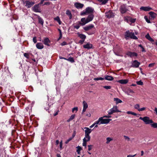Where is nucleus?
<instances>
[{
  "label": "nucleus",
  "instance_id": "nucleus-1",
  "mask_svg": "<svg viewBox=\"0 0 157 157\" xmlns=\"http://www.w3.org/2000/svg\"><path fill=\"white\" fill-rule=\"evenodd\" d=\"M105 117H101L98 120V121L99 123V125L104 124H107L111 121L112 120L109 119H103Z\"/></svg>",
  "mask_w": 157,
  "mask_h": 157
},
{
  "label": "nucleus",
  "instance_id": "nucleus-2",
  "mask_svg": "<svg viewBox=\"0 0 157 157\" xmlns=\"http://www.w3.org/2000/svg\"><path fill=\"white\" fill-rule=\"evenodd\" d=\"M121 112V111L118 109V107L117 106H113L112 108L110 109L107 112L108 114L109 115H112L114 113Z\"/></svg>",
  "mask_w": 157,
  "mask_h": 157
},
{
  "label": "nucleus",
  "instance_id": "nucleus-3",
  "mask_svg": "<svg viewBox=\"0 0 157 157\" xmlns=\"http://www.w3.org/2000/svg\"><path fill=\"white\" fill-rule=\"evenodd\" d=\"M94 11V9L90 7H88L86 8L85 11H83L81 13V15H84L89 13H92Z\"/></svg>",
  "mask_w": 157,
  "mask_h": 157
},
{
  "label": "nucleus",
  "instance_id": "nucleus-4",
  "mask_svg": "<svg viewBox=\"0 0 157 157\" xmlns=\"http://www.w3.org/2000/svg\"><path fill=\"white\" fill-rule=\"evenodd\" d=\"M125 36L126 38L129 37L131 38L136 40L138 39L137 37L135 35L134 33L130 32L129 31L126 32L125 33Z\"/></svg>",
  "mask_w": 157,
  "mask_h": 157
},
{
  "label": "nucleus",
  "instance_id": "nucleus-5",
  "mask_svg": "<svg viewBox=\"0 0 157 157\" xmlns=\"http://www.w3.org/2000/svg\"><path fill=\"white\" fill-rule=\"evenodd\" d=\"M139 119L143 121L146 124H149L153 123V121L150 119L148 117H140Z\"/></svg>",
  "mask_w": 157,
  "mask_h": 157
},
{
  "label": "nucleus",
  "instance_id": "nucleus-6",
  "mask_svg": "<svg viewBox=\"0 0 157 157\" xmlns=\"http://www.w3.org/2000/svg\"><path fill=\"white\" fill-rule=\"evenodd\" d=\"M23 3L25 6L29 8L31 7L35 4V2L32 1L26 0L23 1Z\"/></svg>",
  "mask_w": 157,
  "mask_h": 157
},
{
  "label": "nucleus",
  "instance_id": "nucleus-7",
  "mask_svg": "<svg viewBox=\"0 0 157 157\" xmlns=\"http://www.w3.org/2000/svg\"><path fill=\"white\" fill-rule=\"evenodd\" d=\"M124 20L127 22L129 24L134 23L136 20V19L132 18L129 17H124Z\"/></svg>",
  "mask_w": 157,
  "mask_h": 157
},
{
  "label": "nucleus",
  "instance_id": "nucleus-8",
  "mask_svg": "<svg viewBox=\"0 0 157 157\" xmlns=\"http://www.w3.org/2000/svg\"><path fill=\"white\" fill-rule=\"evenodd\" d=\"M32 10L35 12H41V10L40 8L39 4H37L34 5L32 8Z\"/></svg>",
  "mask_w": 157,
  "mask_h": 157
},
{
  "label": "nucleus",
  "instance_id": "nucleus-9",
  "mask_svg": "<svg viewBox=\"0 0 157 157\" xmlns=\"http://www.w3.org/2000/svg\"><path fill=\"white\" fill-rule=\"evenodd\" d=\"M120 10L122 14L125 13L128 10L125 5L124 4L121 5L120 8Z\"/></svg>",
  "mask_w": 157,
  "mask_h": 157
},
{
  "label": "nucleus",
  "instance_id": "nucleus-10",
  "mask_svg": "<svg viewBox=\"0 0 157 157\" xmlns=\"http://www.w3.org/2000/svg\"><path fill=\"white\" fill-rule=\"evenodd\" d=\"M105 16L108 18L113 17H114V14L113 13L112 11L110 10L105 13Z\"/></svg>",
  "mask_w": 157,
  "mask_h": 157
},
{
  "label": "nucleus",
  "instance_id": "nucleus-11",
  "mask_svg": "<svg viewBox=\"0 0 157 157\" xmlns=\"http://www.w3.org/2000/svg\"><path fill=\"white\" fill-rule=\"evenodd\" d=\"M140 64V63L136 60H135L132 63L131 67L137 68L138 67Z\"/></svg>",
  "mask_w": 157,
  "mask_h": 157
},
{
  "label": "nucleus",
  "instance_id": "nucleus-12",
  "mask_svg": "<svg viewBox=\"0 0 157 157\" xmlns=\"http://www.w3.org/2000/svg\"><path fill=\"white\" fill-rule=\"evenodd\" d=\"M88 22L86 18L84 17L81 19V21L79 22V24L83 26L85 25Z\"/></svg>",
  "mask_w": 157,
  "mask_h": 157
},
{
  "label": "nucleus",
  "instance_id": "nucleus-13",
  "mask_svg": "<svg viewBox=\"0 0 157 157\" xmlns=\"http://www.w3.org/2000/svg\"><path fill=\"white\" fill-rule=\"evenodd\" d=\"M126 55L131 57H136L137 56V54L134 52H128L126 53Z\"/></svg>",
  "mask_w": 157,
  "mask_h": 157
},
{
  "label": "nucleus",
  "instance_id": "nucleus-14",
  "mask_svg": "<svg viewBox=\"0 0 157 157\" xmlns=\"http://www.w3.org/2000/svg\"><path fill=\"white\" fill-rule=\"evenodd\" d=\"M140 10H143L145 11H149L151 10H152V8L151 7L148 6H142L140 8Z\"/></svg>",
  "mask_w": 157,
  "mask_h": 157
},
{
  "label": "nucleus",
  "instance_id": "nucleus-15",
  "mask_svg": "<svg viewBox=\"0 0 157 157\" xmlns=\"http://www.w3.org/2000/svg\"><path fill=\"white\" fill-rule=\"evenodd\" d=\"M148 14L150 15V17L152 19H154L157 16V14L152 11L149 12Z\"/></svg>",
  "mask_w": 157,
  "mask_h": 157
},
{
  "label": "nucleus",
  "instance_id": "nucleus-16",
  "mask_svg": "<svg viewBox=\"0 0 157 157\" xmlns=\"http://www.w3.org/2000/svg\"><path fill=\"white\" fill-rule=\"evenodd\" d=\"M84 128L85 129V135H89L91 132L92 130L87 127H84Z\"/></svg>",
  "mask_w": 157,
  "mask_h": 157
},
{
  "label": "nucleus",
  "instance_id": "nucleus-17",
  "mask_svg": "<svg viewBox=\"0 0 157 157\" xmlns=\"http://www.w3.org/2000/svg\"><path fill=\"white\" fill-rule=\"evenodd\" d=\"M93 28H94L95 29L94 25L93 24H90L89 25L84 27L83 29L85 31H88Z\"/></svg>",
  "mask_w": 157,
  "mask_h": 157
},
{
  "label": "nucleus",
  "instance_id": "nucleus-18",
  "mask_svg": "<svg viewBox=\"0 0 157 157\" xmlns=\"http://www.w3.org/2000/svg\"><path fill=\"white\" fill-rule=\"evenodd\" d=\"M78 36L82 40V43H83L84 41L86 38V36L83 34H80L79 33H77Z\"/></svg>",
  "mask_w": 157,
  "mask_h": 157
},
{
  "label": "nucleus",
  "instance_id": "nucleus-19",
  "mask_svg": "<svg viewBox=\"0 0 157 157\" xmlns=\"http://www.w3.org/2000/svg\"><path fill=\"white\" fill-rule=\"evenodd\" d=\"M74 5L75 6L77 9H80L82 8L84 5L79 2H76L75 3Z\"/></svg>",
  "mask_w": 157,
  "mask_h": 157
},
{
  "label": "nucleus",
  "instance_id": "nucleus-20",
  "mask_svg": "<svg viewBox=\"0 0 157 157\" xmlns=\"http://www.w3.org/2000/svg\"><path fill=\"white\" fill-rule=\"evenodd\" d=\"M36 48L39 49H41L44 48V45L41 43H38L36 44Z\"/></svg>",
  "mask_w": 157,
  "mask_h": 157
},
{
  "label": "nucleus",
  "instance_id": "nucleus-21",
  "mask_svg": "<svg viewBox=\"0 0 157 157\" xmlns=\"http://www.w3.org/2000/svg\"><path fill=\"white\" fill-rule=\"evenodd\" d=\"M44 44L47 46H49V44L50 43V41L49 39L48 38H45L43 41Z\"/></svg>",
  "mask_w": 157,
  "mask_h": 157
},
{
  "label": "nucleus",
  "instance_id": "nucleus-22",
  "mask_svg": "<svg viewBox=\"0 0 157 157\" xmlns=\"http://www.w3.org/2000/svg\"><path fill=\"white\" fill-rule=\"evenodd\" d=\"M83 47L85 48L89 49L92 48V45L90 43H87L86 44L84 45Z\"/></svg>",
  "mask_w": 157,
  "mask_h": 157
},
{
  "label": "nucleus",
  "instance_id": "nucleus-23",
  "mask_svg": "<svg viewBox=\"0 0 157 157\" xmlns=\"http://www.w3.org/2000/svg\"><path fill=\"white\" fill-rule=\"evenodd\" d=\"M94 17V15L92 14H91L88 16L86 18V19L87 20V21H88V22H90L92 21Z\"/></svg>",
  "mask_w": 157,
  "mask_h": 157
},
{
  "label": "nucleus",
  "instance_id": "nucleus-24",
  "mask_svg": "<svg viewBox=\"0 0 157 157\" xmlns=\"http://www.w3.org/2000/svg\"><path fill=\"white\" fill-rule=\"evenodd\" d=\"M90 139V135H85V137L83 139V140L86 141H89Z\"/></svg>",
  "mask_w": 157,
  "mask_h": 157
},
{
  "label": "nucleus",
  "instance_id": "nucleus-25",
  "mask_svg": "<svg viewBox=\"0 0 157 157\" xmlns=\"http://www.w3.org/2000/svg\"><path fill=\"white\" fill-rule=\"evenodd\" d=\"M99 125V123L98 121H95L92 125L90 126V128H91L94 126L95 128H97L98 127V125Z\"/></svg>",
  "mask_w": 157,
  "mask_h": 157
},
{
  "label": "nucleus",
  "instance_id": "nucleus-26",
  "mask_svg": "<svg viewBox=\"0 0 157 157\" xmlns=\"http://www.w3.org/2000/svg\"><path fill=\"white\" fill-rule=\"evenodd\" d=\"M145 37L146 38V39H147V40H149L151 42H154V40L151 37L149 34L148 33H147L145 36Z\"/></svg>",
  "mask_w": 157,
  "mask_h": 157
},
{
  "label": "nucleus",
  "instance_id": "nucleus-27",
  "mask_svg": "<svg viewBox=\"0 0 157 157\" xmlns=\"http://www.w3.org/2000/svg\"><path fill=\"white\" fill-rule=\"evenodd\" d=\"M66 13L70 19H71L72 18V15L71 11L69 10H67L66 11Z\"/></svg>",
  "mask_w": 157,
  "mask_h": 157
},
{
  "label": "nucleus",
  "instance_id": "nucleus-28",
  "mask_svg": "<svg viewBox=\"0 0 157 157\" xmlns=\"http://www.w3.org/2000/svg\"><path fill=\"white\" fill-rule=\"evenodd\" d=\"M125 93L128 95L132 96L130 94L133 93H134V92L132 89H129L127 90V91H126Z\"/></svg>",
  "mask_w": 157,
  "mask_h": 157
},
{
  "label": "nucleus",
  "instance_id": "nucleus-29",
  "mask_svg": "<svg viewBox=\"0 0 157 157\" xmlns=\"http://www.w3.org/2000/svg\"><path fill=\"white\" fill-rule=\"evenodd\" d=\"M118 82L120 83L124 84L128 83V80L127 79H122L118 81Z\"/></svg>",
  "mask_w": 157,
  "mask_h": 157
},
{
  "label": "nucleus",
  "instance_id": "nucleus-30",
  "mask_svg": "<svg viewBox=\"0 0 157 157\" xmlns=\"http://www.w3.org/2000/svg\"><path fill=\"white\" fill-rule=\"evenodd\" d=\"M105 79L107 80L111 81L113 79V78L112 76L109 75H106L104 79Z\"/></svg>",
  "mask_w": 157,
  "mask_h": 157
},
{
  "label": "nucleus",
  "instance_id": "nucleus-31",
  "mask_svg": "<svg viewBox=\"0 0 157 157\" xmlns=\"http://www.w3.org/2000/svg\"><path fill=\"white\" fill-rule=\"evenodd\" d=\"M114 101H115L117 104L122 102V101L118 98H115L114 99Z\"/></svg>",
  "mask_w": 157,
  "mask_h": 157
},
{
  "label": "nucleus",
  "instance_id": "nucleus-32",
  "mask_svg": "<svg viewBox=\"0 0 157 157\" xmlns=\"http://www.w3.org/2000/svg\"><path fill=\"white\" fill-rule=\"evenodd\" d=\"M38 19L39 22L41 25H43L44 24V21L43 19L39 16H38Z\"/></svg>",
  "mask_w": 157,
  "mask_h": 157
},
{
  "label": "nucleus",
  "instance_id": "nucleus-33",
  "mask_svg": "<svg viewBox=\"0 0 157 157\" xmlns=\"http://www.w3.org/2000/svg\"><path fill=\"white\" fill-rule=\"evenodd\" d=\"M75 114L72 115H71V117H70L67 120V122H69L70 121H72L74 119V118H75Z\"/></svg>",
  "mask_w": 157,
  "mask_h": 157
},
{
  "label": "nucleus",
  "instance_id": "nucleus-34",
  "mask_svg": "<svg viewBox=\"0 0 157 157\" xmlns=\"http://www.w3.org/2000/svg\"><path fill=\"white\" fill-rule=\"evenodd\" d=\"M66 60H67V61H69L72 63L75 62V60L74 58L72 57H70L68 59L66 58Z\"/></svg>",
  "mask_w": 157,
  "mask_h": 157
},
{
  "label": "nucleus",
  "instance_id": "nucleus-35",
  "mask_svg": "<svg viewBox=\"0 0 157 157\" xmlns=\"http://www.w3.org/2000/svg\"><path fill=\"white\" fill-rule=\"evenodd\" d=\"M54 20L57 21L59 25H60L61 23V22L60 20L59 17L58 16L54 18Z\"/></svg>",
  "mask_w": 157,
  "mask_h": 157
},
{
  "label": "nucleus",
  "instance_id": "nucleus-36",
  "mask_svg": "<svg viewBox=\"0 0 157 157\" xmlns=\"http://www.w3.org/2000/svg\"><path fill=\"white\" fill-rule=\"evenodd\" d=\"M83 108L86 109L88 107L87 103L85 101H83Z\"/></svg>",
  "mask_w": 157,
  "mask_h": 157
},
{
  "label": "nucleus",
  "instance_id": "nucleus-37",
  "mask_svg": "<svg viewBox=\"0 0 157 157\" xmlns=\"http://www.w3.org/2000/svg\"><path fill=\"white\" fill-rule=\"evenodd\" d=\"M134 108L135 109H137L138 111L140 109V105L139 104H137L134 105Z\"/></svg>",
  "mask_w": 157,
  "mask_h": 157
},
{
  "label": "nucleus",
  "instance_id": "nucleus-38",
  "mask_svg": "<svg viewBox=\"0 0 157 157\" xmlns=\"http://www.w3.org/2000/svg\"><path fill=\"white\" fill-rule=\"evenodd\" d=\"M76 148H77L76 151L77 152L78 154H79L80 153V151L82 150V148L80 146H78L76 147Z\"/></svg>",
  "mask_w": 157,
  "mask_h": 157
},
{
  "label": "nucleus",
  "instance_id": "nucleus-39",
  "mask_svg": "<svg viewBox=\"0 0 157 157\" xmlns=\"http://www.w3.org/2000/svg\"><path fill=\"white\" fill-rule=\"evenodd\" d=\"M127 113L128 114H132L134 116H136L137 115V114L136 113L130 111L127 112Z\"/></svg>",
  "mask_w": 157,
  "mask_h": 157
},
{
  "label": "nucleus",
  "instance_id": "nucleus-40",
  "mask_svg": "<svg viewBox=\"0 0 157 157\" xmlns=\"http://www.w3.org/2000/svg\"><path fill=\"white\" fill-rule=\"evenodd\" d=\"M58 30L59 31V37L58 39V40H59L62 38V34L61 30L59 29H58Z\"/></svg>",
  "mask_w": 157,
  "mask_h": 157
},
{
  "label": "nucleus",
  "instance_id": "nucleus-41",
  "mask_svg": "<svg viewBox=\"0 0 157 157\" xmlns=\"http://www.w3.org/2000/svg\"><path fill=\"white\" fill-rule=\"evenodd\" d=\"M151 126L154 128H157V123H154L151 124Z\"/></svg>",
  "mask_w": 157,
  "mask_h": 157
},
{
  "label": "nucleus",
  "instance_id": "nucleus-42",
  "mask_svg": "<svg viewBox=\"0 0 157 157\" xmlns=\"http://www.w3.org/2000/svg\"><path fill=\"white\" fill-rule=\"evenodd\" d=\"M106 143L108 144L111 141L113 140V139L110 137H107L106 138Z\"/></svg>",
  "mask_w": 157,
  "mask_h": 157
},
{
  "label": "nucleus",
  "instance_id": "nucleus-43",
  "mask_svg": "<svg viewBox=\"0 0 157 157\" xmlns=\"http://www.w3.org/2000/svg\"><path fill=\"white\" fill-rule=\"evenodd\" d=\"M104 78H102L101 77H99V78H95L94 79V80L95 81H98L99 80H104Z\"/></svg>",
  "mask_w": 157,
  "mask_h": 157
},
{
  "label": "nucleus",
  "instance_id": "nucleus-44",
  "mask_svg": "<svg viewBox=\"0 0 157 157\" xmlns=\"http://www.w3.org/2000/svg\"><path fill=\"white\" fill-rule=\"evenodd\" d=\"M78 110V108L77 107H75L73 108L72 109V112L73 113L76 112Z\"/></svg>",
  "mask_w": 157,
  "mask_h": 157
},
{
  "label": "nucleus",
  "instance_id": "nucleus-45",
  "mask_svg": "<svg viewBox=\"0 0 157 157\" xmlns=\"http://www.w3.org/2000/svg\"><path fill=\"white\" fill-rule=\"evenodd\" d=\"M144 18L145 20L148 23H151L150 20L148 19L147 16H144Z\"/></svg>",
  "mask_w": 157,
  "mask_h": 157
},
{
  "label": "nucleus",
  "instance_id": "nucleus-46",
  "mask_svg": "<svg viewBox=\"0 0 157 157\" xmlns=\"http://www.w3.org/2000/svg\"><path fill=\"white\" fill-rule=\"evenodd\" d=\"M138 46L140 47L142 49L141 51L142 52H145V50L144 48L142 46L141 44L139 45Z\"/></svg>",
  "mask_w": 157,
  "mask_h": 157
},
{
  "label": "nucleus",
  "instance_id": "nucleus-47",
  "mask_svg": "<svg viewBox=\"0 0 157 157\" xmlns=\"http://www.w3.org/2000/svg\"><path fill=\"white\" fill-rule=\"evenodd\" d=\"M103 88L107 89H110L111 88V87L110 86H103Z\"/></svg>",
  "mask_w": 157,
  "mask_h": 157
},
{
  "label": "nucleus",
  "instance_id": "nucleus-48",
  "mask_svg": "<svg viewBox=\"0 0 157 157\" xmlns=\"http://www.w3.org/2000/svg\"><path fill=\"white\" fill-rule=\"evenodd\" d=\"M86 142L87 141L83 140L82 146L85 147V148L86 147Z\"/></svg>",
  "mask_w": 157,
  "mask_h": 157
},
{
  "label": "nucleus",
  "instance_id": "nucleus-49",
  "mask_svg": "<svg viewBox=\"0 0 157 157\" xmlns=\"http://www.w3.org/2000/svg\"><path fill=\"white\" fill-rule=\"evenodd\" d=\"M136 83L138 85H142L143 84V82L141 81H137L136 82Z\"/></svg>",
  "mask_w": 157,
  "mask_h": 157
},
{
  "label": "nucleus",
  "instance_id": "nucleus-50",
  "mask_svg": "<svg viewBox=\"0 0 157 157\" xmlns=\"http://www.w3.org/2000/svg\"><path fill=\"white\" fill-rule=\"evenodd\" d=\"M24 56L26 58L29 59V55L28 54L25 53L24 54Z\"/></svg>",
  "mask_w": 157,
  "mask_h": 157
},
{
  "label": "nucleus",
  "instance_id": "nucleus-51",
  "mask_svg": "<svg viewBox=\"0 0 157 157\" xmlns=\"http://www.w3.org/2000/svg\"><path fill=\"white\" fill-rule=\"evenodd\" d=\"M72 138H71V137L69 138L68 140H67L65 142V144H68L69 142L72 139Z\"/></svg>",
  "mask_w": 157,
  "mask_h": 157
},
{
  "label": "nucleus",
  "instance_id": "nucleus-52",
  "mask_svg": "<svg viewBox=\"0 0 157 157\" xmlns=\"http://www.w3.org/2000/svg\"><path fill=\"white\" fill-rule=\"evenodd\" d=\"M155 63H151L149 64L148 67H153L155 65Z\"/></svg>",
  "mask_w": 157,
  "mask_h": 157
},
{
  "label": "nucleus",
  "instance_id": "nucleus-53",
  "mask_svg": "<svg viewBox=\"0 0 157 157\" xmlns=\"http://www.w3.org/2000/svg\"><path fill=\"white\" fill-rule=\"evenodd\" d=\"M88 150L89 151H90L92 148V145H88Z\"/></svg>",
  "mask_w": 157,
  "mask_h": 157
},
{
  "label": "nucleus",
  "instance_id": "nucleus-54",
  "mask_svg": "<svg viewBox=\"0 0 157 157\" xmlns=\"http://www.w3.org/2000/svg\"><path fill=\"white\" fill-rule=\"evenodd\" d=\"M146 108L145 107H143L141 108H140L139 110V111H143L145 110Z\"/></svg>",
  "mask_w": 157,
  "mask_h": 157
},
{
  "label": "nucleus",
  "instance_id": "nucleus-55",
  "mask_svg": "<svg viewBox=\"0 0 157 157\" xmlns=\"http://www.w3.org/2000/svg\"><path fill=\"white\" fill-rule=\"evenodd\" d=\"M80 27V26L79 25H75L74 26V28L76 29H78Z\"/></svg>",
  "mask_w": 157,
  "mask_h": 157
},
{
  "label": "nucleus",
  "instance_id": "nucleus-56",
  "mask_svg": "<svg viewBox=\"0 0 157 157\" xmlns=\"http://www.w3.org/2000/svg\"><path fill=\"white\" fill-rule=\"evenodd\" d=\"M62 141H61L60 143V144H59V146H60V150H61L62 149Z\"/></svg>",
  "mask_w": 157,
  "mask_h": 157
},
{
  "label": "nucleus",
  "instance_id": "nucleus-57",
  "mask_svg": "<svg viewBox=\"0 0 157 157\" xmlns=\"http://www.w3.org/2000/svg\"><path fill=\"white\" fill-rule=\"evenodd\" d=\"M33 42H34V43H36V42L37 40H36V37H33Z\"/></svg>",
  "mask_w": 157,
  "mask_h": 157
},
{
  "label": "nucleus",
  "instance_id": "nucleus-58",
  "mask_svg": "<svg viewBox=\"0 0 157 157\" xmlns=\"http://www.w3.org/2000/svg\"><path fill=\"white\" fill-rule=\"evenodd\" d=\"M111 115H109V114H108V115H106L104 116H103V117H105L106 118H110L111 117Z\"/></svg>",
  "mask_w": 157,
  "mask_h": 157
},
{
  "label": "nucleus",
  "instance_id": "nucleus-59",
  "mask_svg": "<svg viewBox=\"0 0 157 157\" xmlns=\"http://www.w3.org/2000/svg\"><path fill=\"white\" fill-rule=\"evenodd\" d=\"M50 4V2H46L44 3V5H49Z\"/></svg>",
  "mask_w": 157,
  "mask_h": 157
},
{
  "label": "nucleus",
  "instance_id": "nucleus-60",
  "mask_svg": "<svg viewBox=\"0 0 157 157\" xmlns=\"http://www.w3.org/2000/svg\"><path fill=\"white\" fill-rule=\"evenodd\" d=\"M136 155V154L134 155H128L127 157H134Z\"/></svg>",
  "mask_w": 157,
  "mask_h": 157
},
{
  "label": "nucleus",
  "instance_id": "nucleus-61",
  "mask_svg": "<svg viewBox=\"0 0 157 157\" xmlns=\"http://www.w3.org/2000/svg\"><path fill=\"white\" fill-rule=\"evenodd\" d=\"M67 44V43L65 41H64V42H63L61 44L62 46H64V45H66Z\"/></svg>",
  "mask_w": 157,
  "mask_h": 157
},
{
  "label": "nucleus",
  "instance_id": "nucleus-62",
  "mask_svg": "<svg viewBox=\"0 0 157 157\" xmlns=\"http://www.w3.org/2000/svg\"><path fill=\"white\" fill-rule=\"evenodd\" d=\"M124 137L125 139H127L128 140H129L130 138L126 136H124Z\"/></svg>",
  "mask_w": 157,
  "mask_h": 157
},
{
  "label": "nucleus",
  "instance_id": "nucleus-63",
  "mask_svg": "<svg viewBox=\"0 0 157 157\" xmlns=\"http://www.w3.org/2000/svg\"><path fill=\"white\" fill-rule=\"evenodd\" d=\"M86 116L88 117H90L91 116V114L90 113H88L86 114Z\"/></svg>",
  "mask_w": 157,
  "mask_h": 157
},
{
  "label": "nucleus",
  "instance_id": "nucleus-64",
  "mask_svg": "<svg viewBox=\"0 0 157 157\" xmlns=\"http://www.w3.org/2000/svg\"><path fill=\"white\" fill-rule=\"evenodd\" d=\"M154 111L155 112L156 114L157 115V108L155 107V108Z\"/></svg>",
  "mask_w": 157,
  "mask_h": 157
}]
</instances>
